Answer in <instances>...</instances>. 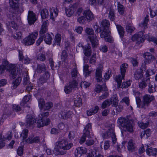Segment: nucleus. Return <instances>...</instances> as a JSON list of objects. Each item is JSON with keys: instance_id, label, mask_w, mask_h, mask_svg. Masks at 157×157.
<instances>
[{"instance_id": "1", "label": "nucleus", "mask_w": 157, "mask_h": 157, "mask_svg": "<svg viewBox=\"0 0 157 157\" xmlns=\"http://www.w3.org/2000/svg\"><path fill=\"white\" fill-rule=\"evenodd\" d=\"M73 146L72 143H69L65 140H61L56 143L54 153L56 155H64L67 153V151L70 149Z\"/></svg>"}, {"instance_id": "2", "label": "nucleus", "mask_w": 157, "mask_h": 157, "mask_svg": "<svg viewBox=\"0 0 157 157\" xmlns=\"http://www.w3.org/2000/svg\"><path fill=\"white\" fill-rule=\"evenodd\" d=\"M102 137L105 139L111 138L113 144L116 143L117 138L115 132V125L114 124H109L107 130L102 135Z\"/></svg>"}, {"instance_id": "3", "label": "nucleus", "mask_w": 157, "mask_h": 157, "mask_svg": "<svg viewBox=\"0 0 157 157\" xmlns=\"http://www.w3.org/2000/svg\"><path fill=\"white\" fill-rule=\"evenodd\" d=\"M1 65H3L5 67H6V69L9 71L10 76L12 79H13L16 78L17 73L15 67L14 65L12 64H9L8 61L6 60H4Z\"/></svg>"}, {"instance_id": "4", "label": "nucleus", "mask_w": 157, "mask_h": 157, "mask_svg": "<svg viewBox=\"0 0 157 157\" xmlns=\"http://www.w3.org/2000/svg\"><path fill=\"white\" fill-rule=\"evenodd\" d=\"M101 29L100 27H96L95 29L96 34L93 36H88V39L90 40L91 43L92 47L93 48L96 47L98 44L97 36H98V34L99 33H101Z\"/></svg>"}, {"instance_id": "5", "label": "nucleus", "mask_w": 157, "mask_h": 157, "mask_svg": "<svg viewBox=\"0 0 157 157\" xmlns=\"http://www.w3.org/2000/svg\"><path fill=\"white\" fill-rule=\"evenodd\" d=\"M38 35L37 32L32 33L23 40V43L25 45H30L33 44Z\"/></svg>"}, {"instance_id": "6", "label": "nucleus", "mask_w": 157, "mask_h": 157, "mask_svg": "<svg viewBox=\"0 0 157 157\" xmlns=\"http://www.w3.org/2000/svg\"><path fill=\"white\" fill-rule=\"evenodd\" d=\"M124 79H124L122 78L121 75H118L117 76H116V77L115 78V80L117 82L118 87L121 88H126L128 87L130 85L131 83L130 80L124 82L121 85V83L122 82V80Z\"/></svg>"}, {"instance_id": "7", "label": "nucleus", "mask_w": 157, "mask_h": 157, "mask_svg": "<svg viewBox=\"0 0 157 157\" xmlns=\"http://www.w3.org/2000/svg\"><path fill=\"white\" fill-rule=\"evenodd\" d=\"M153 96L151 95L145 94L142 98V103L141 105V108L146 109L148 107L151 102L154 100Z\"/></svg>"}, {"instance_id": "8", "label": "nucleus", "mask_w": 157, "mask_h": 157, "mask_svg": "<svg viewBox=\"0 0 157 157\" xmlns=\"http://www.w3.org/2000/svg\"><path fill=\"white\" fill-rule=\"evenodd\" d=\"M36 120L35 118L31 115H28L26 117L25 126L28 128H33L35 124Z\"/></svg>"}, {"instance_id": "9", "label": "nucleus", "mask_w": 157, "mask_h": 157, "mask_svg": "<svg viewBox=\"0 0 157 157\" xmlns=\"http://www.w3.org/2000/svg\"><path fill=\"white\" fill-rule=\"evenodd\" d=\"M144 58L145 59V64L142 65L141 67L143 70L144 69V70H146V67L145 64L150 63L155 59V57L149 52H146L145 53Z\"/></svg>"}, {"instance_id": "10", "label": "nucleus", "mask_w": 157, "mask_h": 157, "mask_svg": "<svg viewBox=\"0 0 157 157\" xmlns=\"http://www.w3.org/2000/svg\"><path fill=\"white\" fill-rule=\"evenodd\" d=\"M79 47H82L83 50V53L85 56L87 57L90 56L92 52L91 47L89 44H87L84 46L81 43H79L78 45Z\"/></svg>"}, {"instance_id": "11", "label": "nucleus", "mask_w": 157, "mask_h": 157, "mask_svg": "<svg viewBox=\"0 0 157 157\" xmlns=\"http://www.w3.org/2000/svg\"><path fill=\"white\" fill-rule=\"evenodd\" d=\"M144 33L142 32H140L138 33L135 34L132 37V40L133 41H136V43L140 44L144 41L143 37Z\"/></svg>"}, {"instance_id": "12", "label": "nucleus", "mask_w": 157, "mask_h": 157, "mask_svg": "<svg viewBox=\"0 0 157 157\" xmlns=\"http://www.w3.org/2000/svg\"><path fill=\"white\" fill-rule=\"evenodd\" d=\"M134 125L132 122L130 121L123 128V130L130 133H132L134 132Z\"/></svg>"}, {"instance_id": "13", "label": "nucleus", "mask_w": 157, "mask_h": 157, "mask_svg": "<svg viewBox=\"0 0 157 157\" xmlns=\"http://www.w3.org/2000/svg\"><path fill=\"white\" fill-rule=\"evenodd\" d=\"M27 20L29 24L30 25L33 24L36 21L35 14L33 11H29Z\"/></svg>"}, {"instance_id": "14", "label": "nucleus", "mask_w": 157, "mask_h": 157, "mask_svg": "<svg viewBox=\"0 0 157 157\" xmlns=\"http://www.w3.org/2000/svg\"><path fill=\"white\" fill-rule=\"evenodd\" d=\"M103 67L101 66L97 67L96 71V78L98 82H100L102 81V72L103 70Z\"/></svg>"}, {"instance_id": "15", "label": "nucleus", "mask_w": 157, "mask_h": 157, "mask_svg": "<svg viewBox=\"0 0 157 157\" xmlns=\"http://www.w3.org/2000/svg\"><path fill=\"white\" fill-rule=\"evenodd\" d=\"M93 149L91 151L92 156H88V157H103V156L100 154L99 152V148L95 145L93 146Z\"/></svg>"}, {"instance_id": "16", "label": "nucleus", "mask_w": 157, "mask_h": 157, "mask_svg": "<svg viewBox=\"0 0 157 157\" xmlns=\"http://www.w3.org/2000/svg\"><path fill=\"white\" fill-rule=\"evenodd\" d=\"M83 15L88 21L93 20L94 18L93 13L89 10H85L84 12Z\"/></svg>"}, {"instance_id": "17", "label": "nucleus", "mask_w": 157, "mask_h": 157, "mask_svg": "<svg viewBox=\"0 0 157 157\" xmlns=\"http://www.w3.org/2000/svg\"><path fill=\"white\" fill-rule=\"evenodd\" d=\"M87 152L86 149L84 147H78L76 149L75 152V155L77 157H80L82 154L86 153Z\"/></svg>"}, {"instance_id": "18", "label": "nucleus", "mask_w": 157, "mask_h": 157, "mask_svg": "<svg viewBox=\"0 0 157 157\" xmlns=\"http://www.w3.org/2000/svg\"><path fill=\"white\" fill-rule=\"evenodd\" d=\"M128 67L127 64L124 63L121 64L120 66V73L121 77L123 79L125 77V73L126 72V70Z\"/></svg>"}, {"instance_id": "19", "label": "nucleus", "mask_w": 157, "mask_h": 157, "mask_svg": "<svg viewBox=\"0 0 157 157\" xmlns=\"http://www.w3.org/2000/svg\"><path fill=\"white\" fill-rule=\"evenodd\" d=\"M50 122V120L49 118H47L45 121L44 119L42 120H38L37 121V125L38 127H40L48 125Z\"/></svg>"}, {"instance_id": "20", "label": "nucleus", "mask_w": 157, "mask_h": 157, "mask_svg": "<svg viewBox=\"0 0 157 157\" xmlns=\"http://www.w3.org/2000/svg\"><path fill=\"white\" fill-rule=\"evenodd\" d=\"M129 121L126 118L123 117H120L117 120V123L119 126L123 128Z\"/></svg>"}, {"instance_id": "21", "label": "nucleus", "mask_w": 157, "mask_h": 157, "mask_svg": "<svg viewBox=\"0 0 157 157\" xmlns=\"http://www.w3.org/2000/svg\"><path fill=\"white\" fill-rule=\"evenodd\" d=\"M46 67L44 63L38 64L36 69V72L39 73H41L46 71Z\"/></svg>"}, {"instance_id": "22", "label": "nucleus", "mask_w": 157, "mask_h": 157, "mask_svg": "<svg viewBox=\"0 0 157 157\" xmlns=\"http://www.w3.org/2000/svg\"><path fill=\"white\" fill-rule=\"evenodd\" d=\"M127 148L129 151L132 152L135 151L136 146L135 142L133 140L131 139L128 141Z\"/></svg>"}, {"instance_id": "23", "label": "nucleus", "mask_w": 157, "mask_h": 157, "mask_svg": "<svg viewBox=\"0 0 157 157\" xmlns=\"http://www.w3.org/2000/svg\"><path fill=\"white\" fill-rule=\"evenodd\" d=\"M91 130V124H88L85 127L83 131L84 134L87 136L88 138H90V132Z\"/></svg>"}, {"instance_id": "24", "label": "nucleus", "mask_w": 157, "mask_h": 157, "mask_svg": "<svg viewBox=\"0 0 157 157\" xmlns=\"http://www.w3.org/2000/svg\"><path fill=\"white\" fill-rule=\"evenodd\" d=\"M150 80L149 78L144 79L141 81L139 83V87L141 89L144 88L149 83H150Z\"/></svg>"}, {"instance_id": "25", "label": "nucleus", "mask_w": 157, "mask_h": 157, "mask_svg": "<svg viewBox=\"0 0 157 157\" xmlns=\"http://www.w3.org/2000/svg\"><path fill=\"white\" fill-rule=\"evenodd\" d=\"M33 136H30L26 140L27 143L32 144L34 143H38L40 141V138L39 136H36L33 138Z\"/></svg>"}, {"instance_id": "26", "label": "nucleus", "mask_w": 157, "mask_h": 157, "mask_svg": "<svg viewBox=\"0 0 157 157\" xmlns=\"http://www.w3.org/2000/svg\"><path fill=\"white\" fill-rule=\"evenodd\" d=\"M110 31L109 29H103L101 32L100 36L101 38H104L108 36L110 34Z\"/></svg>"}, {"instance_id": "27", "label": "nucleus", "mask_w": 157, "mask_h": 157, "mask_svg": "<svg viewBox=\"0 0 157 157\" xmlns=\"http://www.w3.org/2000/svg\"><path fill=\"white\" fill-rule=\"evenodd\" d=\"M50 18L53 19L55 17H56L58 14V10L56 7L50 8Z\"/></svg>"}, {"instance_id": "28", "label": "nucleus", "mask_w": 157, "mask_h": 157, "mask_svg": "<svg viewBox=\"0 0 157 157\" xmlns=\"http://www.w3.org/2000/svg\"><path fill=\"white\" fill-rule=\"evenodd\" d=\"M146 151L148 155L155 156L157 155V149L155 148L151 147L146 149Z\"/></svg>"}, {"instance_id": "29", "label": "nucleus", "mask_w": 157, "mask_h": 157, "mask_svg": "<svg viewBox=\"0 0 157 157\" xmlns=\"http://www.w3.org/2000/svg\"><path fill=\"white\" fill-rule=\"evenodd\" d=\"M61 40V35L59 33H57L55 36L53 44V46H54L55 45H57L58 46H59L60 45Z\"/></svg>"}, {"instance_id": "30", "label": "nucleus", "mask_w": 157, "mask_h": 157, "mask_svg": "<svg viewBox=\"0 0 157 157\" xmlns=\"http://www.w3.org/2000/svg\"><path fill=\"white\" fill-rule=\"evenodd\" d=\"M108 17V18L112 21H113L115 19V16L114 10L112 7H110Z\"/></svg>"}, {"instance_id": "31", "label": "nucleus", "mask_w": 157, "mask_h": 157, "mask_svg": "<svg viewBox=\"0 0 157 157\" xmlns=\"http://www.w3.org/2000/svg\"><path fill=\"white\" fill-rule=\"evenodd\" d=\"M99 109V107L98 106L90 109L87 112V115L88 116H90L94 114L97 113Z\"/></svg>"}, {"instance_id": "32", "label": "nucleus", "mask_w": 157, "mask_h": 157, "mask_svg": "<svg viewBox=\"0 0 157 157\" xmlns=\"http://www.w3.org/2000/svg\"><path fill=\"white\" fill-rule=\"evenodd\" d=\"M101 25L103 27V29H108L110 26V23L109 21L106 19H104L101 21Z\"/></svg>"}, {"instance_id": "33", "label": "nucleus", "mask_w": 157, "mask_h": 157, "mask_svg": "<svg viewBox=\"0 0 157 157\" xmlns=\"http://www.w3.org/2000/svg\"><path fill=\"white\" fill-rule=\"evenodd\" d=\"M74 105L75 106L79 107L82 105V99L80 96L78 95L76 98H75Z\"/></svg>"}, {"instance_id": "34", "label": "nucleus", "mask_w": 157, "mask_h": 157, "mask_svg": "<svg viewBox=\"0 0 157 157\" xmlns=\"http://www.w3.org/2000/svg\"><path fill=\"white\" fill-rule=\"evenodd\" d=\"M41 15L42 19L47 18L49 16V12L46 9H44L41 11Z\"/></svg>"}, {"instance_id": "35", "label": "nucleus", "mask_w": 157, "mask_h": 157, "mask_svg": "<svg viewBox=\"0 0 157 157\" xmlns=\"http://www.w3.org/2000/svg\"><path fill=\"white\" fill-rule=\"evenodd\" d=\"M19 0H9L10 6L12 9L17 6Z\"/></svg>"}, {"instance_id": "36", "label": "nucleus", "mask_w": 157, "mask_h": 157, "mask_svg": "<svg viewBox=\"0 0 157 157\" xmlns=\"http://www.w3.org/2000/svg\"><path fill=\"white\" fill-rule=\"evenodd\" d=\"M116 26L120 36L121 37H122L124 33V30L123 28L119 25H116Z\"/></svg>"}, {"instance_id": "37", "label": "nucleus", "mask_w": 157, "mask_h": 157, "mask_svg": "<svg viewBox=\"0 0 157 157\" xmlns=\"http://www.w3.org/2000/svg\"><path fill=\"white\" fill-rule=\"evenodd\" d=\"M52 38L51 36L49 34H47L44 38V40L45 43L49 44H51Z\"/></svg>"}, {"instance_id": "38", "label": "nucleus", "mask_w": 157, "mask_h": 157, "mask_svg": "<svg viewBox=\"0 0 157 157\" xmlns=\"http://www.w3.org/2000/svg\"><path fill=\"white\" fill-rule=\"evenodd\" d=\"M31 96L30 95L25 96L22 99V102L21 103V105L23 106L25 105L30 99Z\"/></svg>"}, {"instance_id": "39", "label": "nucleus", "mask_w": 157, "mask_h": 157, "mask_svg": "<svg viewBox=\"0 0 157 157\" xmlns=\"http://www.w3.org/2000/svg\"><path fill=\"white\" fill-rule=\"evenodd\" d=\"M69 84L73 89L77 88L78 84L77 81L75 79H73L70 81L69 82Z\"/></svg>"}, {"instance_id": "40", "label": "nucleus", "mask_w": 157, "mask_h": 157, "mask_svg": "<svg viewBox=\"0 0 157 157\" xmlns=\"http://www.w3.org/2000/svg\"><path fill=\"white\" fill-rule=\"evenodd\" d=\"M109 100L111 102V104H113V105L114 106H116L118 104V100L117 96H114Z\"/></svg>"}, {"instance_id": "41", "label": "nucleus", "mask_w": 157, "mask_h": 157, "mask_svg": "<svg viewBox=\"0 0 157 157\" xmlns=\"http://www.w3.org/2000/svg\"><path fill=\"white\" fill-rule=\"evenodd\" d=\"M148 20V16H147L145 17L144 21L139 24V26L142 27H144V29H146Z\"/></svg>"}, {"instance_id": "42", "label": "nucleus", "mask_w": 157, "mask_h": 157, "mask_svg": "<svg viewBox=\"0 0 157 157\" xmlns=\"http://www.w3.org/2000/svg\"><path fill=\"white\" fill-rule=\"evenodd\" d=\"M71 74L72 78L73 79H74L77 77L78 74L76 68H75L72 69L71 72Z\"/></svg>"}, {"instance_id": "43", "label": "nucleus", "mask_w": 157, "mask_h": 157, "mask_svg": "<svg viewBox=\"0 0 157 157\" xmlns=\"http://www.w3.org/2000/svg\"><path fill=\"white\" fill-rule=\"evenodd\" d=\"M111 104V102L109 100H106L102 103L101 105V108L102 109H105L109 106Z\"/></svg>"}, {"instance_id": "44", "label": "nucleus", "mask_w": 157, "mask_h": 157, "mask_svg": "<svg viewBox=\"0 0 157 157\" xmlns=\"http://www.w3.org/2000/svg\"><path fill=\"white\" fill-rule=\"evenodd\" d=\"M142 77V74L140 71H136L134 74V78L136 80L141 79Z\"/></svg>"}, {"instance_id": "45", "label": "nucleus", "mask_w": 157, "mask_h": 157, "mask_svg": "<svg viewBox=\"0 0 157 157\" xmlns=\"http://www.w3.org/2000/svg\"><path fill=\"white\" fill-rule=\"evenodd\" d=\"M15 10V12L17 14L22 13L24 11L23 7L22 6H16L15 8H12Z\"/></svg>"}, {"instance_id": "46", "label": "nucleus", "mask_w": 157, "mask_h": 157, "mask_svg": "<svg viewBox=\"0 0 157 157\" xmlns=\"http://www.w3.org/2000/svg\"><path fill=\"white\" fill-rule=\"evenodd\" d=\"M28 130L26 128L22 131L21 134V136L23 138V140L26 139L28 135Z\"/></svg>"}, {"instance_id": "47", "label": "nucleus", "mask_w": 157, "mask_h": 157, "mask_svg": "<svg viewBox=\"0 0 157 157\" xmlns=\"http://www.w3.org/2000/svg\"><path fill=\"white\" fill-rule=\"evenodd\" d=\"M149 124V123L148 122L145 123L141 122L138 123L139 126L142 129H144L147 128Z\"/></svg>"}, {"instance_id": "48", "label": "nucleus", "mask_w": 157, "mask_h": 157, "mask_svg": "<svg viewBox=\"0 0 157 157\" xmlns=\"http://www.w3.org/2000/svg\"><path fill=\"white\" fill-rule=\"evenodd\" d=\"M38 105L39 108L41 110L43 109L44 106L45 104L44 100L42 98H40L38 101Z\"/></svg>"}, {"instance_id": "49", "label": "nucleus", "mask_w": 157, "mask_h": 157, "mask_svg": "<svg viewBox=\"0 0 157 157\" xmlns=\"http://www.w3.org/2000/svg\"><path fill=\"white\" fill-rule=\"evenodd\" d=\"M37 59L41 61H44L46 59L45 56L44 54L40 53L37 56Z\"/></svg>"}, {"instance_id": "50", "label": "nucleus", "mask_w": 157, "mask_h": 157, "mask_svg": "<svg viewBox=\"0 0 157 157\" xmlns=\"http://www.w3.org/2000/svg\"><path fill=\"white\" fill-rule=\"evenodd\" d=\"M53 106V104L51 102H47L44 106L43 109L44 110H48L51 108Z\"/></svg>"}, {"instance_id": "51", "label": "nucleus", "mask_w": 157, "mask_h": 157, "mask_svg": "<svg viewBox=\"0 0 157 157\" xmlns=\"http://www.w3.org/2000/svg\"><path fill=\"white\" fill-rule=\"evenodd\" d=\"M118 12L121 14L124 13V9L123 5L121 4L119 2L118 3Z\"/></svg>"}, {"instance_id": "52", "label": "nucleus", "mask_w": 157, "mask_h": 157, "mask_svg": "<svg viewBox=\"0 0 157 157\" xmlns=\"http://www.w3.org/2000/svg\"><path fill=\"white\" fill-rule=\"evenodd\" d=\"M148 92L150 93H153L155 91V86H153L151 84L150 82V83L148 84Z\"/></svg>"}, {"instance_id": "53", "label": "nucleus", "mask_w": 157, "mask_h": 157, "mask_svg": "<svg viewBox=\"0 0 157 157\" xmlns=\"http://www.w3.org/2000/svg\"><path fill=\"white\" fill-rule=\"evenodd\" d=\"M9 25V28H12L14 29L15 30L17 29V24L14 22V21H11L10 23L8 22L6 23V25L7 26H8V25Z\"/></svg>"}, {"instance_id": "54", "label": "nucleus", "mask_w": 157, "mask_h": 157, "mask_svg": "<svg viewBox=\"0 0 157 157\" xmlns=\"http://www.w3.org/2000/svg\"><path fill=\"white\" fill-rule=\"evenodd\" d=\"M85 31L86 33L89 35H90V36L91 35L93 36L94 35V31L91 28H86Z\"/></svg>"}, {"instance_id": "55", "label": "nucleus", "mask_w": 157, "mask_h": 157, "mask_svg": "<svg viewBox=\"0 0 157 157\" xmlns=\"http://www.w3.org/2000/svg\"><path fill=\"white\" fill-rule=\"evenodd\" d=\"M49 115V113L48 112L42 113L39 115V119L38 120H42L44 119L45 117L48 116Z\"/></svg>"}, {"instance_id": "56", "label": "nucleus", "mask_w": 157, "mask_h": 157, "mask_svg": "<svg viewBox=\"0 0 157 157\" xmlns=\"http://www.w3.org/2000/svg\"><path fill=\"white\" fill-rule=\"evenodd\" d=\"M21 77H18L16 79L13 81V86L16 87L18 86L21 82Z\"/></svg>"}, {"instance_id": "57", "label": "nucleus", "mask_w": 157, "mask_h": 157, "mask_svg": "<svg viewBox=\"0 0 157 157\" xmlns=\"http://www.w3.org/2000/svg\"><path fill=\"white\" fill-rule=\"evenodd\" d=\"M47 80V79L43 76L40 77L38 81V83L39 85L40 86L45 82Z\"/></svg>"}, {"instance_id": "58", "label": "nucleus", "mask_w": 157, "mask_h": 157, "mask_svg": "<svg viewBox=\"0 0 157 157\" xmlns=\"http://www.w3.org/2000/svg\"><path fill=\"white\" fill-rule=\"evenodd\" d=\"M73 89L72 87L69 84L65 86L64 90L66 93L68 94L72 91Z\"/></svg>"}, {"instance_id": "59", "label": "nucleus", "mask_w": 157, "mask_h": 157, "mask_svg": "<svg viewBox=\"0 0 157 157\" xmlns=\"http://www.w3.org/2000/svg\"><path fill=\"white\" fill-rule=\"evenodd\" d=\"M29 78L28 75H26L23 79V84L24 85H28L31 83L29 81Z\"/></svg>"}, {"instance_id": "60", "label": "nucleus", "mask_w": 157, "mask_h": 157, "mask_svg": "<svg viewBox=\"0 0 157 157\" xmlns=\"http://www.w3.org/2000/svg\"><path fill=\"white\" fill-rule=\"evenodd\" d=\"M96 61V56L95 54H93L92 56L90 59V63L94 64Z\"/></svg>"}, {"instance_id": "61", "label": "nucleus", "mask_w": 157, "mask_h": 157, "mask_svg": "<svg viewBox=\"0 0 157 157\" xmlns=\"http://www.w3.org/2000/svg\"><path fill=\"white\" fill-rule=\"evenodd\" d=\"M65 11L66 15L69 17H71L74 13L73 10H72L70 8L66 9Z\"/></svg>"}, {"instance_id": "62", "label": "nucleus", "mask_w": 157, "mask_h": 157, "mask_svg": "<svg viewBox=\"0 0 157 157\" xmlns=\"http://www.w3.org/2000/svg\"><path fill=\"white\" fill-rule=\"evenodd\" d=\"M126 30L128 33H131L134 30V28L131 25H127L126 26Z\"/></svg>"}, {"instance_id": "63", "label": "nucleus", "mask_w": 157, "mask_h": 157, "mask_svg": "<svg viewBox=\"0 0 157 157\" xmlns=\"http://www.w3.org/2000/svg\"><path fill=\"white\" fill-rule=\"evenodd\" d=\"M90 85V84L89 83L84 81V82H82L80 84V87H81L82 88L83 87L86 88L88 87Z\"/></svg>"}, {"instance_id": "64", "label": "nucleus", "mask_w": 157, "mask_h": 157, "mask_svg": "<svg viewBox=\"0 0 157 157\" xmlns=\"http://www.w3.org/2000/svg\"><path fill=\"white\" fill-rule=\"evenodd\" d=\"M66 113V111L63 110L61 111L59 114V117L61 119H65Z\"/></svg>"}]
</instances>
